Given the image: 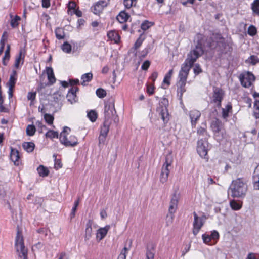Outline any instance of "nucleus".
Segmentation results:
<instances>
[{
    "label": "nucleus",
    "instance_id": "60",
    "mask_svg": "<svg viewBox=\"0 0 259 259\" xmlns=\"http://www.w3.org/2000/svg\"><path fill=\"white\" fill-rule=\"evenodd\" d=\"M150 62L148 60L145 61L142 65L141 68L143 70H147L149 67Z\"/></svg>",
    "mask_w": 259,
    "mask_h": 259
},
{
    "label": "nucleus",
    "instance_id": "12",
    "mask_svg": "<svg viewBox=\"0 0 259 259\" xmlns=\"http://www.w3.org/2000/svg\"><path fill=\"white\" fill-rule=\"evenodd\" d=\"M240 80L243 87L249 88L251 85L252 82L255 80V76L252 73L247 72L246 76L240 77Z\"/></svg>",
    "mask_w": 259,
    "mask_h": 259
},
{
    "label": "nucleus",
    "instance_id": "62",
    "mask_svg": "<svg viewBox=\"0 0 259 259\" xmlns=\"http://www.w3.org/2000/svg\"><path fill=\"white\" fill-rule=\"evenodd\" d=\"M210 236H211V239H213V240H217L219 237V233L217 231H215V230H214L213 231H212L211 232Z\"/></svg>",
    "mask_w": 259,
    "mask_h": 259
},
{
    "label": "nucleus",
    "instance_id": "8",
    "mask_svg": "<svg viewBox=\"0 0 259 259\" xmlns=\"http://www.w3.org/2000/svg\"><path fill=\"white\" fill-rule=\"evenodd\" d=\"M193 215L194 222L193 223V233L195 235H196L203 226L206 220L207 219V217L204 213H203L202 216L198 217L195 212H193Z\"/></svg>",
    "mask_w": 259,
    "mask_h": 259
},
{
    "label": "nucleus",
    "instance_id": "24",
    "mask_svg": "<svg viewBox=\"0 0 259 259\" xmlns=\"http://www.w3.org/2000/svg\"><path fill=\"white\" fill-rule=\"evenodd\" d=\"M37 172L40 177H45L49 174L48 168L43 165H40L37 169Z\"/></svg>",
    "mask_w": 259,
    "mask_h": 259
},
{
    "label": "nucleus",
    "instance_id": "5",
    "mask_svg": "<svg viewBox=\"0 0 259 259\" xmlns=\"http://www.w3.org/2000/svg\"><path fill=\"white\" fill-rule=\"evenodd\" d=\"M70 131V128L65 126L63 131L60 135V142L66 147H74L78 144L77 139L74 135H71L68 138L67 137V134Z\"/></svg>",
    "mask_w": 259,
    "mask_h": 259
},
{
    "label": "nucleus",
    "instance_id": "39",
    "mask_svg": "<svg viewBox=\"0 0 259 259\" xmlns=\"http://www.w3.org/2000/svg\"><path fill=\"white\" fill-rule=\"evenodd\" d=\"M71 46L67 42H65L62 46V50L67 53H69L71 51Z\"/></svg>",
    "mask_w": 259,
    "mask_h": 259
},
{
    "label": "nucleus",
    "instance_id": "18",
    "mask_svg": "<svg viewBox=\"0 0 259 259\" xmlns=\"http://www.w3.org/2000/svg\"><path fill=\"white\" fill-rule=\"evenodd\" d=\"M222 127V122L218 119L213 120L211 124V127L212 131L215 133H218L220 131Z\"/></svg>",
    "mask_w": 259,
    "mask_h": 259
},
{
    "label": "nucleus",
    "instance_id": "45",
    "mask_svg": "<svg viewBox=\"0 0 259 259\" xmlns=\"http://www.w3.org/2000/svg\"><path fill=\"white\" fill-rule=\"evenodd\" d=\"M53 157L55 158L54 168L56 169H58L62 167V164L60 159H57L55 155H53Z\"/></svg>",
    "mask_w": 259,
    "mask_h": 259
},
{
    "label": "nucleus",
    "instance_id": "14",
    "mask_svg": "<svg viewBox=\"0 0 259 259\" xmlns=\"http://www.w3.org/2000/svg\"><path fill=\"white\" fill-rule=\"evenodd\" d=\"M201 116V113L197 110H193L190 112L189 116L191 120L192 126H195L197 120Z\"/></svg>",
    "mask_w": 259,
    "mask_h": 259
},
{
    "label": "nucleus",
    "instance_id": "56",
    "mask_svg": "<svg viewBox=\"0 0 259 259\" xmlns=\"http://www.w3.org/2000/svg\"><path fill=\"white\" fill-rule=\"evenodd\" d=\"M4 103V98L2 96V94H1V96H0V112H6L7 109L3 105Z\"/></svg>",
    "mask_w": 259,
    "mask_h": 259
},
{
    "label": "nucleus",
    "instance_id": "17",
    "mask_svg": "<svg viewBox=\"0 0 259 259\" xmlns=\"http://www.w3.org/2000/svg\"><path fill=\"white\" fill-rule=\"evenodd\" d=\"M257 181H259V166L255 168L253 175V187L255 190H259V184H257Z\"/></svg>",
    "mask_w": 259,
    "mask_h": 259
},
{
    "label": "nucleus",
    "instance_id": "49",
    "mask_svg": "<svg viewBox=\"0 0 259 259\" xmlns=\"http://www.w3.org/2000/svg\"><path fill=\"white\" fill-rule=\"evenodd\" d=\"M144 38L142 37V35H140V36L137 39L136 41L135 42L134 48L135 50L137 49L138 48H139L141 45H142Z\"/></svg>",
    "mask_w": 259,
    "mask_h": 259
},
{
    "label": "nucleus",
    "instance_id": "16",
    "mask_svg": "<svg viewBox=\"0 0 259 259\" xmlns=\"http://www.w3.org/2000/svg\"><path fill=\"white\" fill-rule=\"evenodd\" d=\"M10 159L14 162L15 165L18 166L20 163V155L18 150L14 149H11L10 153Z\"/></svg>",
    "mask_w": 259,
    "mask_h": 259
},
{
    "label": "nucleus",
    "instance_id": "50",
    "mask_svg": "<svg viewBox=\"0 0 259 259\" xmlns=\"http://www.w3.org/2000/svg\"><path fill=\"white\" fill-rule=\"evenodd\" d=\"M174 214L169 213V214H168L166 216V226H169L172 223L173 220H174Z\"/></svg>",
    "mask_w": 259,
    "mask_h": 259
},
{
    "label": "nucleus",
    "instance_id": "33",
    "mask_svg": "<svg viewBox=\"0 0 259 259\" xmlns=\"http://www.w3.org/2000/svg\"><path fill=\"white\" fill-rule=\"evenodd\" d=\"M22 147L25 151L29 153L32 152V142H25L22 144Z\"/></svg>",
    "mask_w": 259,
    "mask_h": 259
},
{
    "label": "nucleus",
    "instance_id": "41",
    "mask_svg": "<svg viewBox=\"0 0 259 259\" xmlns=\"http://www.w3.org/2000/svg\"><path fill=\"white\" fill-rule=\"evenodd\" d=\"M96 95L100 98H103L106 96V92L105 90L99 88L96 90Z\"/></svg>",
    "mask_w": 259,
    "mask_h": 259
},
{
    "label": "nucleus",
    "instance_id": "22",
    "mask_svg": "<svg viewBox=\"0 0 259 259\" xmlns=\"http://www.w3.org/2000/svg\"><path fill=\"white\" fill-rule=\"evenodd\" d=\"M185 82H182V81H178L177 82V92L178 94H179L180 97H181L183 95V94L186 91L185 87L186 85Z\"/></svg>",
    "mask_w": 259,
    "mask_h": 259
},
{
    "label": "nucleus",
    "instance_id": "57",
    "mask_svg": "<svg viewBox=\"0 0 259 259\" xmlns=\"http://www.w3.org/2000/svg\"><path fill=\"white\" fill-rule=\"evenodd\" d=\"M194 72L196 75H198L201 72H202V70L198 64H196L194 65V67L193 68Z\"/></svg>",
    "mask_w": 259,
    "mask_h": 259
},
{
    "label": "nucleus",
    "instance_id": "32",
    "mask_svg": "<svg viewBox=\"0 0 259 259\" xmlns=\"http://www.w3.org/2000/svg\"><path fill=\"white\" fill-rule=\"evenodd\" d=\"M251 9L253 13L259 16V0H254L251 4Z\"/></svg>",
    "mask_w": 259,
    "mask_h": 259
},
{
    "label": "nucleus",
    "instance_id": "48",
    "mask_svg": "<svg viewBox=\"0 0 259 259\" xmlns=\"http://www.w3.org/2000/svg\"><path fill=\"white\" fill-rule=\"evenodd\" d=\"M123 4L127 9H130L136 5L135 2L133 0H123Z\"/></svg>",
    "mask_w": 259,
    "mask_h": 259
},
{
    "label": "nucleus",
    "instance_id": "55",
    "mask_svg": "<svg viewBox=\"0 0 259 259\" xmlns=\"http://www.w3.org/2000/svg\"><path fill=\"white\" fill-rule=\"evenodd\" d=\"M4 58H7V61H9L10 58V45L8 44L7 49L5 52Z\"/></svg>",
    "mask_w": 259,
    "mask_h": 259
},
{
    "label": "nucleus",
    "instance_id": "2",
    "mask_svg": "<svg viewBox=\"0 0 259 259\" xmlns=\"http://www.w3.org/2000/svg\"><path fill=\"white\" fill-rule=\"evenodd\" d=\"M207 46L211 50L215 49L220 57L230 51V47L219 34H213L207 40Z\"/></svg>",
    "mask_w": 259,
    "mask_h": 259
},
{
    "label": "nucleus",
    "instance_id": "34",
    "mask_svg": "<svg viewBox=\"0 0 259 259\" xmlns=\"http://www.w3.org/2000/svg\"><path fill=\"white\" fill-rule=\"evenodd\" d=\"M88 117L92 122H95L97 118V114L94 110L90 111L87 114Z\"/></svg>",
    "mask_w": 259,
    "mask_h": 259
},
{
    "label": "nucleus",
    "instance_id": "44",
    "mask_svg": "<svg viewBox=\"0 0 259 259\" xmlns=\"http://www.w3.org/2000/svg\"><path fill=\"white\" fill-rule=\"evenodd\" d=\"M152 25L153 23L152 22L145 20L144 22L142 23L141 28L143 30H146L149 28H150Z\"/></svg>",
    "mask_w": 259,
    "mask_h": 259
},
{
    "label": "nucleus",
    "instance_id": "35",
    "mask_svg": "<svg viewBox=\"0 0 259 259\" xmlns=\"http://www.w3.org/2000/svg\"><path fill=\"white\" fill-rule=\"evenodd\" d=\"M173 73V69H170L168 72L165 75L163 82L167 84L168 85L170 84V79Z\"/></svg>",
    "mask_w": 259,
    "mask_h": 259
},
{
    "label": "nucleus",
    "instance_id": "54",
    "mask_svg": "<svg viewBox=\"0 0 259 259\" xmlns=\"http://www.w3.org/2000/svg\"><path fill=\"white\" fill-rule=\"evenodd\" d=\"M37 232L40 234V237L42 239L46 237L47 235V230L44 228L38 229Z\"/></svg>",
    "mask_w": 259,
    "mask_h": 259
},
{
    "label": "nucleus",
    "instance_id": "28",
    "mask_svg": "<svg viewBox=\"0 0 259 259\" xmlns=\"http://www.w3.org/2000/svg\"><path fill=\"white\" fill-rule=\"evenodd\" d=\"M107 36L109 39L114 40L116 43H117L119 40V36L116 31H109L107 34Z\"/></svg>",
    "mask_w": 259,
    "mask_h": 259
},
{
    "label": "nucleus",
    "instance_id": "37",
    "mask_svg": "<svg viewBox=\"0 0 259 259\" xmlns=\"http://www.w3.org/2000/svg\"><path fill=\"white\" fill-rule=\"evenodd\" d=\"M107 136L100 135H99L98 140L99 143L98 145L100 148H102L105 144L106 139Z\"/></svg>",
    "mask_w": 259,
    "mask_h": 259
},
{
    "label": "nucleus",
    "instance_id": "19",
    "mask_svg": "<svg viewBox=\"0 0 259 259\" xmlns=\"http://www.w3.org/2000/svg\"><path fill=\"white\" fill-rule=\"evenodd\" d=\"M130 17L128 13L125 11H121L116 17L117 21L120 23H123L127 21Z\"/></svg>",
    "mask_w": 259,
    "mask_h": 259
},
{
    "label": "nucleus",
    "instance_id": "29",
    "mask_svg": "<svg viewBox=\"0 0 259 259\" xmlns=\"http://www.w3.org/2000/svg\"><path fill=\"white\" fill-rule=\"evenodd\" d=\"M132 245V240L127 239L125 243L124 247L120 253H122L126 255L128 251L131 249Z\"/></svg>",
    "mask_w": 259,
    "mask_h": 259
},
{
    "label": "nucleus",
    "instance_id": "11",
    "mask_svg": "<svg viewBox=\"0 0 259 259\" xmlns=\"http://www.w3.org/2000/svg\"><path fill=\"white\" fill-rule=\"evenodd\" d=\"M208 143L205 139H201L197 142V151L199 155L206 158L208 152Z\"/></svg>",
    "mask_w": 259,
    "mask_h": 259
},
{
    "label": "nucleus",
    "instance_id": "27",
    "mask_svg": "<svg viewBox=\"0 0 259 259\" xmlns=\"http://www.w3.org/2000/svg\"><path fill=\"white\" fill-rule=\"evenodd\" d=\"M23 60H24V55L23 56L22 51L20 50L19 53L18 55L16 57V58L15 60V64H14L15 67H16V68H18L19 67V65H20L21 61H22V64H23Z\"/></svg>",
    "mask_w": 259,
    "mask_h": 259
},
{
    "label": "nucleus",
    "instance_id": "42",
    "mask_svg": "<svg viewBox=\"0 0 259 259\" xmlns=\"http://www.w3.org/2000/svg\"><path fill=\"white\" fill-rule=\"evenodd\" d=\"M17 77L10 76L9 80L7 84L8 87L15 88Z\"/></svg>",
    "mask_w": 259,
    "mask_h": 259
},
{
    "label": "nucleus",
    "instance_id": "15",
    "mask_svg": "<svg viewBox=\"0 0 259 259\" xmlns=\"http://www.w3.org/2000/svg\"><path fill=\"white\" fill-rule=\"evenodd\" d=\"M110 228L109 225H106L103 228H101L97 230L96 237L99 241L103 239L107 235L108 231Z\"/></svg>",
    "mask_w": 259,
    "mask_h": 259
},
{
    "label": "nucleus",
    "instance_id": "53",
    "mask_svg": "<svg viewBox=\"0 0 259 259\" xmlns=\"http://www.w3.org/2000/svg\"><path fill=\"white\" fill-rule=\"evenodd\" d=\"M203 242L206 244H209L211 240V236L209 234H204L202 235Z\"/></svg>",
    "mask_w": 259,
    "mask_h": 259
},
{
    "label": "nucleus",
    "instance_id": "43",
    "mask_svg": "<svg viewBox=\"0 0 259 259\" xmlns=\"http://www.w3.org/2000/svg\"><path fill=\"white\" fill-rule=\"evenodd\" d=\"M46 136L47 138H50L51 139L54 138H58V133L57 132H55L52 130H49L46 134Z\"/></svg>",
    "mask_w": 259,
    "mask_h": 259
},
{
    "label": "nucleus",
    "instance_id": "64",
    "mask_svg": "<svg viewBox=\"0 0 259 259\" xmlns=\"http://www.w3.org/2000/svg\"><path fill=\"white\" fill-rule=\"evenodd\" d=\"M26 132L28 136H32V124H29L27 126Z\"/></svg>",
    "mask_w": 259,
    "mask_h": 259
},
{
    "label": "nucleus",
    "instance_id": "47",
    "mask_svg": "<svg viewBox=\"0 0 259 259\" xmlns=\"http://www.w3.org/2000/svg\"><path fill=\"white\" fill-rule=\"evenodd\" d=\"M257 30L255 26L250 25L248 29V33L250 36H254L256 34Z\"/></svg>",
    "mask_w": 259,
    "mask_h": 259
},
{
    "label": "nucleus",
    "instance_id": "4",
    "mask_svg": "<svg viewBox=\"0 0 259 259\" xmlns=\"http://www.w3.org/2000/svg\"><path fill=\"white\" fill-rule=\"evenodd\" d=\"M15 247L20 259H27V250L25 247L23 238L19 230L17 231L15 238Z\"/></svg>",
    "mask_w": 259,
    "mask_h": 259
},
{
    "label": "nucleus",
    "instance_id": "63",
    "mask_svg": "<svg viewBox=\"0 0 259 259\" xmlns=\"http://www.w3.org/2000/svg\"><path fill=\"white\" fill-rule=\"evenodd\" d=\"M177 209V206L170 204L169 207V213L174 214Z\"/></svg>",
    "mask_w": 259,
    "mask_h": 259
},
{
    "label": "nucleus",
    "instance_id": "59",
    "mask_svg": "<svg viewBox=\"0 0 259 259\" xmlns=\"http://www.w3.org/2000/svg\"><path fill=\"white\" fill-rule=\"evenodd\" d=\"M8 35L6 31H4L2 36L1 40H0V45L3 44V45H5V41L7 40Z\"/></svg>",
    "mask_w": 259,
    "mask_h": 259
},
{
    "label": "nucleus",
    "instance_id": "25",
    "mask_svg": "<svg viewBox=\"0 0 259 259\" xmlns=\"http://www.w3.org/2000/svg\"><path fill=\"white\" fill-rule=\"evenodd\" d=\"M155 249L153 246H148L147 248L146 255V259H154Z\"/></svg>",
    "mask_w": 259,
    "mask_h": 259
},
{
    "label": "nucleus",
    "instance_id": "51",
    "mask_svg": "<svg viewBox=\"0 0 259 259\" xmlns=\"http://www.w3.org/2000/svg\"><path fill=\"white\" fill-rule=\"evenodd\" d=\"M44 118L46 121L49 124H52L53 123L54 120V117L52 115L50 114H46L45 115Z\"/></svg>",
    "mask_w": 259,
    "mask_h": 259
},
{
    "label": "nucleus",
    "instance_id": "61",
    "mask_svg": "<svg viewBox=\"0 0 259 259\" xmlns=\"http://www.w3.org/2000/svg\"><path fill=\"white\" fill-rule=\"evenodd\" d=\"M44 201L42 198L41 197H36L35 200V205L37 206V207L38 208L40 206Z\"/></svg>",
    "mask_w": 259,
    "mask_h": 259
},
{
    "label": "nucleus",
    "instance_id": "36",
    "mask_svg": "<svg viewBox=\"0 0 259 259\" xmlns=\"http://www.w3.org/2000/svg\"><path fill=\"white\" fill-rule=\"evenodd\" d=\"M56 38L58 39H63L64 37V34L63 30L61 28H57L55 31Z\"/></svg>",
    "mask_w": 259,
    "mask_h": 259
},
{
    "label": "nucleus",
    "instance_id": "13",
    "mask_svg": "<svg viewBox=\"0 0 259 259\" xmlns=\"http://www.w3.org/2000/svg\"><path fill=\"white\" fill-rule=\"evenodd\" d=\"M109 0H99L94 6L91 8L92 11L95 14H99L104 8L109 4Z\"/></svg>",
    "mask_w": 259,
    "mask_h": 259
},
{
    "label": "nucleus",
    "instance_id": "7",
    "mask_svg": "<svg viewBox=\"0 0 259 259\" xmlns=\"http://www.w3.org/2000/svg\"><path fill=\"white\" fill-rule=\"evenodd\" d=\"M172 162V157L170 153L167 154L165 157V161L163 165L160 174V181L161 183H165L167 180L169 174L168 169Z\"/></svg>",
    "mask_w": 259,
    "mask_h": 259
},
{
    "label": "nucleus",
    "instance_id": "23",
    "mask_svg": "<svg viewBox=\"0 0 259 259\" xmlns=\"http://www.w3.org/2000/svg\"><path fill=\"white\" fill-rule=\"evenodd\" d=\"M92 224L89 221L86 225V229L85 231V240H89L92 236Z\"/></svg>",
    "mask_w": 259,
    "mask_h": 259
},
{
    "label": "nucleus",
    "instance_id": "26",
    "mask_svg": "<svg viewBox=\"0 0 259 259\" xmlns=\"http://www.w3.org/2000/svg\"><path fill=\"white\" fill-rule=\"evenodd\" d=\"M232 105L231 103H228L225 108H222V117L224 119L229 116V112L232 110Z\"/></svg>",
    "mask_w": 259,
    "mask_h": 259
},
{
    "label": "nucleus",
    "instance_id": "1",
    "mask_svg": "<svg viewBox=\"0 0 259 259\" xmlns=\"http://www.w3.org/2000/svg\"><path fill=\"white\" fill-rule=\"evenodd\" d=\"M204 40L201 35L198 36L194 48L188 54L187 59L181 66V68L179 73V81L186 82L191 68L197 59L204 54Z\"/></svg>",
    "mask_w": 259,
    "mask_h": 259
},
{
    "label": "nucleus",
    "instance_id": "9",
    "mask_svg": "<svg viewBox=\"0 0 259 259\" xmlns=\"http://www.w3.org/2000/svg\"><path fill=\"white\" fill-rule=\"evenodd\" d=\"M116 114L114 108V101L109 99L105 104L104 116L105 120L110 121L111 118Z\"/></svg>",
    "mask_w": 259,
    "mask_h": 259
},
{
    "label": "nucleus",
    "instance_id": "21",
    "mask_svg": "<svg viewBox=\"0 0 259 259\" xmlns=\"http://www.w3.org/2000/svg\"><path fill=\"white\" fill-rule=\"evenodd\" d=\"M48 78L50 84H52L56 81V78L54 76L53 70L52 68H48L47 69Z\"/></svg>",
    "mask_w": 259,
    "mask_h": 259
},
{
    "label": "nucleus",
    "instance_id": "6",
    "mask_svg": "<svg viewBox=\"0 0 259 259\" xmlns=\"http://www.w3.org/2000/svg\"><path fill=\"white\" fill-rule=\"evenodd\" d=\"M168 106V101L165 98L161 99L159 103V106L157 108V112L161 116V119L164 123H167L169 119V113L167 107Z\"/></svg>",
    "mask_w": 259,
    "mask_h": 259
},
{
    "label": "nucleus",
    "instance_id": "38",
    "mask_svg": "<svg viewBox=\"0 0 259 259\" xmlns=\"http://www.w3.org/2000/svg\"><path fill=\"white\" fill-rule=\"evenodd\" d=\"M179 199V195L175 193L172 196L170 204L178 206V203Z\"/></svg>",
    "mask_w": 259,
    "mask_h": 259
},
{
    "label": "nucleus",
    "instance_id": "3",
    "mask_svg": "<svg viewBox=\"0 0 259 259\" xmlns=\"http://www.w3.org/2000/svg\"><path fill=\"white\" fill-rule=\"evenodd\" d=\"M247 182L246 179L244 178L233 180L229 188L231 196L237 198L244 197L247 190Z\"/></svg>",
    "mask_w": 259,
    "mask_h": 259
},
{
    "label": "nucleus",
    "instance_id": "10",
    "mask_svg": "<svg viewBox=\"0 0 259 259\" xmlns=\"http://www.w3.org/2000/svg\"><path fill=\"white\" fill-rule=\"evenodd\" d=\"M224 92L223 90L218 87H214L211 102L216 104L218 108L221 107V102L224 98Z\"/></svg>",
    "mask_w": 259,
    "mask_h": 259
},
{
    "label": "nucleus",
    "instance_id": "20",
    "mask_svg": "<svg viewBox=\"0 0 259 259\" xmlns=\"http://www.w3.org/2000/svg\"><path fill=\"white\" fill-rule=\"evenodd\" d=\"M110 121L104 120L103 126L101 127L100 135L107 136L109 131Z\"/></svg>",
    "mask_w": 259,
    "mask_h": 259
},
{
    "label": "nucleus",
    "instance_id": "46",
    "mask_svg": "<svg viewBox=\"0 0 259 259\" xmlns=\"http://www.w3.org/2000/svg\"><path fill=\"white\" fill-rule=\"evenodd\" d=\"M205 127H199L197 129V134L199 136H204L207 134V131L206 129V125L205 123L204 124Z\"/></svg>",
    "mask_w": 259,
    "mask_h": 259
},
{
    "label": "nucleus",
    "instance_id": "30",
    "mask_svg": "<svg viewBox=\"0 0 259 259\" xmlns=\"http://www.w3.org/2000/svg\"><path fill=\"white\" fill-rule=\"evenodd\" d=\"M10 17L11 18L10 25L12 27L16 28L19 25V21L21 20L20 17L16 15L14 18H13L12 15H11Z\"/></svg>",
    "mask_w": 259,
    "mask_h": 259
},
{
    "label": "nucleus",
    "instance_id": "40",
    "mask_svg": "<svg viewBox=\"0 0 259 259\" xmlns=\"http://www.w3.org/2000/svg\"><path fill=\"white\" fill-rule=\"evenodd\" d=\"M230 206L232 209L235 210H239L241 208V205L235 200L230 201Z\"/></svg>",
    "mask_w": 259,
    "mask_h": 259
},
{
    "label": "nucleus",
    "instance_id": "52",
    "mask_svg": "<svg viewBox=\"0 0 259 259\" xmlns=\"http://www.w3.org/2000/svg\"><path fill=\"white\" fill-rule=\"evenodd\" d=\"M249 59L250 60V63L252 65H255L259 62V59L257 56L254 55L251 56Z\"/></svg>",
    "mask_w": 259,
    "mask_h": 259
},
{
    "label": "nucleus",
    "instance_id": "31",
    "mask_svg": "<svg viewBox=\"0 0 259 259\" xmlns=\"http://www.w3.org/2000/svg\"><path fill=\"white\" fill-rule=\"evenodd\" d=\"M93 78V74L92 73H88L83 74L81 77V79L83 80L81 82V84L83 85H85V82L86 81L89 82Z\"/></svg>",
    "mask_w": 259,
    "mask_h": 259
},
{
    "label": "nucleus",
    "instance_id": "58",
    "mask_svg": "<svg viewBox=\"0 0 259 259\" xmlns=\"http://www.w3.org/2000/svg\"><path fill=\"white\" fill-rule=\"evenodd\" d=\"M78 89L77 87H72L68 91V94L69 97L70 96L74 97L76 95V92L78 91Z\"/></svg>",
    "mask_w": 259,
    "mask_h": 259
}]
</instances>
